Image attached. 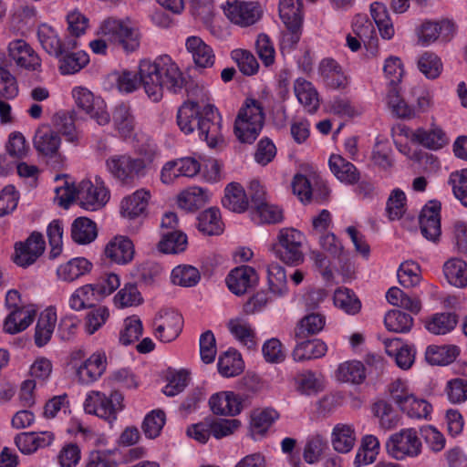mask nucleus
Returning a JSON list of instances; mask_svg holds the SVG:
<instances>
[{
	"instance_id": "5701e85b",
	"label": "nucleus",
	"mask_w": 467,
	"mask_h": 467,
	"mask_svg": "<svg viewBox=\"0 0 467 467\" xmlns=\"http://www.w3.org/2000/svg\"><path fill=\"white\" fill-rule=\"evenodd\" d=\"M60 143L59 135L49 126L39 128L34 137V146L40 154L49 158L58 157L62 161L58 151Z\"/></svg>"
},
{
	"instance_id": "79ce46f5",
	"label": "nucleus",
	"mask_w": 467,
	"mask_h": 467,
	"mask_svg": "<svg viewBox=\"0 0 467 467\" xmlns=\"http://www.w3.org/2000/svg\"><path fill=\"white\" fill-rule=\"evenodd\" d=\"M113 125L123 139L130 138L134 133L135 121L130 106L119 104L112 113Z\"/></svg>"
},
{
	"instance_id": "dca6fc26",
	"label": "nucleus",
	"mask_w": 467,
	"mask_h": 467,
	"mask_svg": "<svg viewBox=\"0 0 467 467\" xmlns=\"http://www.w3.org/2000/svg\"><path fill=\"white\" fill-rule=\"evenodd\" d=\"M318 74L324 85L328 88L343 90L349 85L348 75L333 57H325L319 62Z\"/></svg>"
},
{
	"instance_id": "4468645a",
	"label": "nucleus",
	"mask_w": 467,
	"mask_h": 467,
	"mask_svg": "<svg viewBox=\"0 0 467 467\" xmlns=\"http://www.w3.org/2000/svg\"><path fill=\"white\" fill-rule=\"evenodd\" d=\"M81 206L86 210L95 211L103 207L109 199V192L101 180L96 183L83 181L78 192Z\"/></svg>"
},
{
	"instance_id": "338daca9",
	"label": "nucleus",
	"mask_w": 467,
	"mask_h": 467,
	"mask_svg": "<svg viewBox=\"0 0 467 467\" xmlns=\"http://www.w3.org/2000/svg\"><path fill=\"white\" fill-rule=\"evenodd\" d=\"M143 333L141 320L137 316H130L124 319L123 327L119 332V342L124 346L137 342Z\"/></svg>"
},
{
	"instance_id": "a211bd4d",
	"label": "nucleus",
	"mask_w": 467,
	"mask_h": 467,
	"mask_svg": "<svg viewBox=\"0 0 467 467\" xmlns=\"http://www.w3.org/2000/svg\"><path fill=\"white\" fill-rule=\"evenodd\" d=\"M103 254L110 263L125 265L133 260L135 247L129 237L116 235L106 244Z\"/></svg>"
},
{
	"instance_id": "09e8293b",
	"label": "nucleus",
	"mask_w": 467,
	"mask_h": 467,
	"mask_svg": "<svg viewBox=\"0 0 467 467\" xmlns=\"http://www.w3.org/2000/svg\"><path fill=\"white\" fill-rule=\"evenodd\" d=\"M99 299L94 285L88 284L74 291L69 298V306L76 311H80L92 307Z\"/></svg>"
},
{
	"instance_id": "6e6552de",
	"label": "nucleus",
	"mask_w": 467,
	"mask_h": 467,
	"mask_svg": "<svg viewBox=\"0 0 467 467\" xmlns=\"http://www.w3.org/2000/svg\"><path fill=\"white\" fill-rule=\"evenodd\" d=\"M122 395L118 391H111L109 396L99 390L89 391L84 401V410L109 421L117 418V412L122 410Z\"/></svg>"
},
{
	"instance_id": "2f4dec72",
	"label": "nucleus",
	"mask_w": 467,
	"mask_h": 467,
	"mask_svg": "<svg viewBox=\"0 0 467 467\" xmlns=\"http://www.w3.org/2000/svg\"><path fill=\"white\" fill-rule=\"evenodd\" d=\"M92 263L84 257H76L61 264L57 269V276L67 283L73 282L92 270Z\"/></svg>"
},
{
	"instance_id": "393cba45",
	"label": "nucleus",
	"mask_w": 467,
	"mask_h": 467,
	"mask_svg": "<svg viewBox=\"0 0 467 467\" xmlns=\"http://www.w3.org/2000/svg\"><path fill=\"white\" fill-rule=\"evenodd\" d=\"M185 47L192 55L196 67L207 68L213 66L215 61L213 50L201 37L196 36H189L186 39Z\"/></svg>"
},
{
	"instance_id": "c03bdc74",
	"label": "nucleus",
	"mask_w": 467,
	"mask_h": 467,
	"mask_svg": "<svg viewBox=\"0 0 467 467\" xmlns=\"http://www.w3.org/2000/svg\"><path fill=\"white\" fill-rule=\"evenodd\" d=\"M197 228L206 235H218L223 231V223L219 209L208 208L197 217Z\"/></svg>"
},
{
	"instance_id": "ddd939ff",
	"label": "nucleus",
	"mask_w": 467,
	"mask_h": 467,
	"mask_svg": "<svg viewBox=\"0 0 467 467\" xmlns=\"http://www.w3.org/2000/svg\"><path fill=\"white\" fill-rule=\"evenodd\" d=\"M201 171V163L194 158L184 157L167 161L161 170L160 179L164 184H171L178 177H194Z\"/></svg>"
},
{
	"instance_id": "412c9836",
	"label": "nucleus",
	"mask_w": 467,
	"mask_h": 467,
	"mask_svg": "<svg viewBox=\"0 0 467 467\" xmlns=\"http://www.w3.org/2000/svg\"><path fill=\"white\" fill-rule=\"evenodd\" d=\"M209 406L213 414L220 416H235L243 410L241 398L233 391L213 394L209 399Z\"/></svg>"
},
{
	"instance_id": "aec40b11",
	"label": "nucleus",
	"mask_w": 467,
	"mask_h": 467,
	"mask_svg": "<svg viewBox=\"0 0 467 467\" xmlns=\"http://www.w3.org/2000/svg\"><path fill=\"white\" fill-rule=\"evenodd\" d=\"M37 38L42 47L55 57L62 56L67 49H73L78 45L75 39H68L67 43H63L55 29L47 24L38 26Z\"/></svg>"
},
{
	"instance_id": "e433bc0d",
	"label": "nucleus",
	"mask_w": 467,
	"mask_h": 467,
	"mask_svg": "<svg viewBox=\"0 0 467 467\" xmlns=\"http://www.w3.org/2000/svg\"><path fill=\"white\" fill-rule=\"evenodd\" d=\"M208 202L207 191L192 186L182 191L177 196V205L179 208L193 213L202 208Z\"/></svg>"
},
{
	"instance_id": "6ab92c4d",
	"label": "nucleus",
	"mask_w": 467,
	"mask_h": 467,
	"mask_svg": "<svg viewBox=\"0 0 467 467\" xmlns=\"http://www.w3.org/2000/svg\"><path fill=\"white\" fill-rule=\"evenodd\" d=\"M259 276L254 268L249 265L237 266L230 271L226 277L229 290L241 296L258 283Z\"/></svg>"
},
{
	"instance_id": "cd10ccee",
	"label": "nucleus",
	"mask_w": 467,
	"mask_h": 467,
	"mask_svg": "<svg viewBox=\"0 0 467 467\" xmlns=\"http://www.w3.org/2000/svg\"><path fill=\"white\" fill-rule=\"evenodd\" d=\"M57 320V312L54 307H48L40 313L34 335V341L36 347L42 348L50 341Z\"/></svg>"
},
{
	"instance_id": "4d7b16f0",
	"label": "nucleus",
	"mask_w": 467,
	"mask_h": 467,
	"mask_svg": "<svg viewBox=\"0 0 467 467\" xmlns=\"http://www.w3.org/2000/svg\"><path fill=\"white\" fill-rule=\"evenodd\" d=\"M166 423V414L161 409L152 410L146 414L142 423L141 430L148 439L158 438Z\"/></svg>"
},
{
	"instance_id": "774afa93",
	"label": "nucleus",
	"mask_w": 467,
	"mask_h": 467,
	"mask_svg": "<svg viewBox=\"0 0 467 467\" xmlns=\"http://www.w3.org/2000/svg\"><path fill=\"white\" fill-rule=\"evenodd\" d=\"M372 412L379 419V424L383 429L390 430L399 424V415L392 406L385 400L375 402L372 406Z\"/></svg>"
},
{
	"instance_id": "a18cd8bd",
	"label": "nucleus",
	"mask_w": 467,
	"mask_h": 467,
	"mask_svg": "<svg viewBox=\"0 0 467 467\" xmlns=\"http://www.w3.org/2000/svg\"><path fill=\"white\" fill-rule=\"evenodd\" d=\"M380 450L379 439L374 435H365L356 453L354 464L357 467L373 463Z\"/></svg>"
},
{
	"instance_id": "7ed1b4c3",
	"label": "nucleus",
	"mask_w": 467,
	"mask_h": 467,
	"mask_svg": "<svg viewBox=\"0 0 467 467\" xmlns=\"http://www.w3.org/2000/svg\"><path fill=\"white\" fill-rule=\"evenodd\" d=\"M157 157L158 151L155 149L141 151L140 157H133L129 153L114 154L106 160V169L118 184L131 188L146 176Z\"/></svg>"
},
{
	"instance_id": "bf43d9fd",
	"label": "nucleus",
	"mask_w": 467,
	"mask_h": 467,
	"mask_svg": "<svg viewBox=\"0 0 467 467\" xmlns=\"http://www.w3.org/2000/svg\"><path fill=\"white\" fill-rule=\"evenodd\" d=\"M401 88H389L387 92V104L392 113L398 118L411 119H414V111L411 109L400 94Z\"/></svg>"
},
{
	"instance_id": "0eeeda50",
	"label": "nucleus",
	"mask_w": 467,
	"mask_h": 467,
	"mask_svg": "<svg viewBox=\"0 0 467 467\" xmlns=\"http://www.w3.org/2000/svg\"><path fill=\"white\" fill-rule=\"evenodd\" d=\"M422 443L414 428H405L391 434L386 441V451L397 461L414 458L421 453Z\"/></svg>"
},
{
	"instance_id": "7c9ffc66",
	"label": "nucleus",
	"mask_w": 467,
	"mask_h": 467,
	"mask_svg": "<svg viewBox=\"0 0 467 467\" xmlns=\"http://www.w3.org/2000/svg\"><path fill=\"white\" fill-rule=\"evenodd\" d=\"M227 327L234 338L249 350L257 348L256 333L252 325L242 318H232L227 323Z\"/></svg>"
},
{
	"instance_id": "58836bf2",
	"label": "nucleus",
	"mask_w": 467,
	"mask_h": 467,
	"mask_svg": "<svg viewBox=\"0 0 467 467\" xmlns=\"http://www.w3.org/2000/svg\"><path fill=\"white\" fill-rule=\"evenodd\" d=\"M326 325L325 316L312 313L302 317L295 327V339L303 340L318 334Z\"/></svg>"
},
{
	"instance_id": "864d4df0",
	"label": "nucleus",
	"mask_w": 467,
	"mask_h": 467,
	"mask_svg": "<svg viewBox=\"0 0 467 467\" xmlns=\"http://www.w3.org/2000/svg\"><path fill=\"white\" fill-rule=\"evenodd\" d=\"M201 280L200 271L190 265H180L174 267L171 274V281L175 285L182 287L195 286Z\"/></svg>"
},
{
	"instance_id": "4be33fe9",
	"label": "nucleus",
	"mask_w": 467,
	"mask_h": 467,
	"mask_svg": "<svg viewBox=\"0 0 467 467\" xmlns=\"http://www.w3.org/2000/svg\"><path fill=\"white\" fill-rule=\"evenodd\" d=\"M455 31V24L450 20L425 21L419 31V41L422 45H429L436 41L440 36L447 41L453 36Z\"/></svg>"
},
{
	"instance_id": "8fccbe9b",
	"label": "nucleus",
	"mask_w": 467,
	"mask_h": 467,
	"mask_svg": "<svg viewBox=\"0 0 467 467\" xmlns=\"http://www.w3.org/2000/svg\"><path fill=\"white\" fill-rule=\"evenodd\" d=\"M387 301L392 306H399L412 314H419L421 302L417 296H410L397 286L390 287L386 294Z\"/></svg>"
},
{
	"instance_id": "f704fd0d",
	"label": "nucleus",
	"mask_w": 467,
	"mask_h": 467,
	"mask_svg": "<svg viewBox=\"0 0 467 467\" xmlns=\"http://www.w3.org/2000/svg\"><path fill=\"white\" fill-rule=\"evenodd\" d=\"M386 353L395 358L396 364L402 369H409L415 359V351L408 345H403L398 337L384 341Z\"/></svg>"
},
{
	"instance_id": "f257e3e1",
	"label": "nucleus",
	"mask_w": 467,
	"mask_h": 467,
	"mask_svg": "<svg viewBox=\"0 0 467 467\" xmlns=\"http://www.w3.org/2000/svg\"><path fill=\"white\" fill-rule=\"evenodd\" d=\"M176 120L181 131L188 135L197 130L210 147L223 141L222 118L207 95L200 100L184 101L178 109Z\"/></svg>"
},
{
	"instance_id": "6e6d98bb",
	"label": "nucleus",
	"mask_w": 467,
	"mask_h": 467,
	"mask_svg": "<svg viewBox=\"0 0 467 467\" xmlns=\"http://www.w3.org/2000/svg\"><path fill=\"white\" fill-rule=\"evenodd\" d=\"M334 304L348 315H356L361 309V302L356 294L347 287H339L334 293Z\"/></svg>"
},
{
	"instance_id": "a19ab883",
	"label": "nucleus",
	"mask_w": 467,
	"mask_h": 467,
	"mask_svg": "<svg viewBox=\"0 0 467 467\" xmlns=\"http://www.w3.org/2000/svg\"><path fill=\"white\" fill-rule=\"evenodd\" d=\"M36 316L34 310L26 307L12 310L4 322V330L8 334H16L26 329Z\"/></svg>"
},
{
	"instance_id": "473e14b6",
	"label": "nucleus",
	"mask_w": 467,
	"mask_h": 467,
	"mask_svg": "<svg viewBox=\"0 0 467 467\" xmlns=\"http://www.w3.org/2000/svg\"><path fill=\"white\" fill-rule=\"evenodd\" d=\"M356 431L352 424L337 423L331 432L333 449L338 453L349 452L356 443Z\"/></svg>"
},
{
	"instance_id": "5fc2aeb1",
	"label": "nucleus",
	"mask_w": 467,
	"mask_h": 467,
	"mask_svg": "<svg viewBox=\"0 0 467 467\" xmlns=\"http://www.w3.org/2000/svg\"><path fill=\"white\" fill-rule=\"evenodd\" d=\"M5 61V54L0 52V96L5 99H14L19 93L16 78L2 64Z\"/></svg>"
},
{
	"instance_id": "423d86ee",
	"label": "nucleus",
	"mask_w": 467,
	"mask_h": 467,
	"mask_svg": "<svg viewBox=\"0 0 467 467\" xmlns=\"http://www.w3.org/2000/svg\"><path fill=\"white\" fill-rule=\"evenodd\" d=\"M85 357L83 350L71 353L70 364L75 369L76 376L82 384L97 381L105 373L108 365L106 353L102 350L94 352L89 358L81 361Z\"/></svg>"
},
{
	"instance_id": "c9c22d12",
	"label": "nucleus",
	"mask_w": 467,
	"mask_h": 467,
	"mask_svg": "<svg viewBox=\"0 0 467 467\" xmlns=\"http://www.w3.org/2000/svg\"><path fill=\"white\" fill-rule=\"evenodd\" d=\"M75 120L76 114L74 111H58L52 118L53 126L57 130L56 132L64 136L67 141L77 144L80 136L76 128Z\"/></svg>"
},
{
	"instance_id": "69168bd1",
	"label": "nucleus",
	"mask_w": 467,
	"mask_h": 467,
	"mask_svg": "<svg viewBox=\"0 0 467 467\" xmlns=\"http://www.w3.org/2000/svg\"><path fill=\"white\" fill-rule=\"evenodd\" d=\"M458 317L454 313L435 314L428 321L427 329L435 335H444L449 333L456 327Z\"/></svg>"
},
{
	"instance_id": "1a4fd4ad",
	"label": "nucleus",
	"mask_w": 467,
	"mask_h": 467,
	"mask_svg": "<svg viewBox=\"0 0 467 467\" xmlns=\"http://www.w3.org/2000/svg\"><path fill=\"white\" fill-rule=\"evenodd\" d=\"M222 7L229 21L241 27L254 25L263 16L260 4L254 1L226 0Z\"/></svg>"
},
{
	"instance_id": "c756f323",
	"label": "nucleus",
	"mask_w": 467,
	"mask_h": 467,
	"mask_svg": "<svg viewBox=\"0 0 467 467\" xmlns=\"http://www.w3.org/2000/svg\"><path fill=\"white\" fill-rule=\"evenodd\" d=\"M294 93L301 105L309 113H314L319 108V96L312 82L304 78H298L294 82Z\"/></svg>"
},
{
	"instance_id": "680f3d73",
	"label": "nucleus",
	"mask_w": 467,
	"mask_h": 467,
	"mask_svg": "<svg viewBox=\"0 0 467 467\" xmlns=\"http://www.w3.org/2000/svg\"><path fill=\"white\" fill-rule=\"evenodd\" d=\"M327 450V441L321 434H315L306 440L303 458L308 464L317 463Z\"/></svg>"
},
{
	"instance_id": "f03ea898",
	"label": "nucleus",
	"mask_w": 467,
	"mask_h": 467,
	"mask_svg": "<svg viewBox=\"0 0 467 467\" xmlns=\"http://www.w3.org/2000/svg\"><path fill=\"white\" fill-rule=\"evenodd\" d=\"M138 74L146 94L155 102L161 99L165 88L177 92L185 83L182 72L169 55L158 56L153 60L141 59Z\"/></svg>"
},
{
	"instance_id": "f3484780",
	"label": "nucleus",
	"mask_w": 467,
	"mask_h": 467,
	"mask_svg": "<svg viewBox=\"0 0 467 467\" xmlns=\"http://www.w3.org/2000/svg\"><path fill=\"white\" fill-rule=\"evenodd\" d=\"M155 336L162 342H171L181 334L183 327V317L176 311H165L155 318Z\"/></svg>"
},
{
	"instance_id": "e2e57ef3",
	"label": "nucleus",
	"mask_w": 467,
	"mask_h": 467,
	"mask_svg": "<svg viewBox=\"0 0 467 467\" xmlns=\"http://www.w3.org/2000/svg\"><path fill=\"white\" fill-rule=\"evenodd\" d=\"M399 283L405 288L418 285L421 280V270L418 263L414 261L403 262L397 272Z\"/></svg>"
},
{
	"instance_id": "603ef678",
	"label": "nucleus",
	"mask_w": 467,
	"mask_h": 467,
	"mask_svg": "<svg viewBox=\"0 0 467 467\" xmlns=\"http://www.w3.org/2000/svg\"><path fill=\"white\" fill-rule=\"evenodd\" d=\"M413 317L399 309L389 310L384 317L386 328L394 333H408L413 327Z\"/></svg>"
},
{
	"instance_id": "f8f14e48",
	"label": "nucleus",
	"mask_w": 467,
	"mask_h": 467,
	"mask_svg": "<svg viewBox=\"0 0 467 467\" xmlns=\"http://www.w3.org/2000/svg\"><path fill=\"white\" fill-rule=\"evenodd\" d=\"M45 249L44 235L34 231L25 242L16 244L14 262L19 266L26 267L34 264L44 254Z\"/></svg>"
},
{
	"instance_id": "72a5a7b5",
	"label": "nucleus",
	"mask_w": 467,
	"mask_h": 467,
	"mask_svg": "<svg viewBox=\"0 0 467 467\" xmlns=\"http://www.w3.org/2000/svg\"><path fill=\"white\" fill-rule=\"evenodd\" d=\"M222 203L229 211L242 213L248 209L249 200L245 190L240 183L231 182L224 189Z\"/></svg>"
},
{
	"instance_id": "9d476101",
	"label": "nucleus",
	"mask_w": 467,
	"mask_h": 467,
	"mask_svg": "<svg viewBox=\"0 0 467 467\" xmlns=\"http://www.w3.org/2000/svg\"><path fill=\"white\" fill-rule=\"evenodd\" d=\"M72 97L77 107L88 114L99 125L105 126L110 121V115L106 104L99 97L84 87H76L72 89Z\"/></svg>"
},
{
	"instance_id": "c85d7f7f",
	"label": "nucleus",
	"mask_w": 467,
	"mask_h": 467,
	"mask_svg": "<svg viewBox=\"0 0 467 467\" xmlns=\"http://www.w3.org/2000/svg\"><path fill=\"white\" fill-rule=\"evenodd\" d=\"M151 198L150 190L140 188L121 202V213L123 216L133 219L141 215L147 209Z\"/></svg>"
},
{
	"instance_id": "b1692460",
	"label": "nucleus",
	"mask_w": 467,
	"mask_h": 467,
	"mask_svg": "<svg viewBox=\"0 0 467 467\" xmlns=\"http://www.w3.org/2000/svg\"><path fill=\"white\" fill-rule=\"evenodd\" d=\"M328 165L335 177L344 184L354 185L360 180L358 169L339 154H332Z\"/></svg>"
},
{
	"instance_id": "37998d69",
	"label": "nucleus",
	"mask_w": 467,
	"mask_h": 467,
	"mask_svg": "<svg viewBox=\"0 0 467 467\" xmlns=\"http://www.w3.org/2000/svg\"><path fill=\"white\" fill-rule=\"evenodd\" d=\"M460 355V348L454 345L429 346L425 358L431 365L446 366L452 363Z\"/></svg>"
},
{
	"instance_id": "0e129e2a",
	"label": "nucleus",
	"mask_w": 467,
	"mask_h": 467,
	"mask_svg": "<svg viewBox=\"0 0 467 467\" xmlns=\"http://www.w3.org/2000/svg\"><path fill=\"white\" fill-rule=\"evenodd\" d=\"M130 22L129 19L114 16L107 17L101 22L98 35L106 37L110 43L115 44Z\"/></svg>"
},
{
	"instance_id": "39448f33",
	"label": "nucleus",
	"mask_w": 467,
	"mask_h": 467,
	"mask_svg": "<svg viewBox=\"0 0 467 467\" xmlns=\"http://www.w3.org/2000/svg\"><path fill=\"white\" fill-rule=\"evenodd\" d=\"M304 234L295 228H282L277 234V243L274 245L275 256L284 264L291 266L304 262Z\"/></svg>"
},
{
	"instance_id": "bb28decb",
	"label": "nucleus",
	"mask_w": 467,
	"mask_h": 467,
	"mask_svg": "<svg viewBox=\"0 0 467 467\" xmlns=\"http://www.w3.org/2000/svg\"><path fill=\"white\" fill-rule=\"evenodd\" d=\"M327 351L325 342L320 339L296 340V345L292 351V358L296 362L317 359L324 357Z\"/></svg>"
},
{
	"instance_id": "ea45409f",
	"label": "nucleus",
	"mask_w": 467,
	"mask_h": 467,
	"mask_svg": "<svg viewBox=\"0 0 467 467\" xmlns=\"http://www.w3.org/2000/svg\"><path fill=\"white\" fill-rule=\"evenodd\" d=\"M98 236L97 224L88 217H78L71 224V238L78 244H88Z\"/></svg>"
},
{
	"instance_id": "9b49d317",
	"label": "nucleus",
	"mask_w": 467,
	"mask_h": 467,
	"mask_svg": "<svg viewBox=\"0 0 467 467\" xmlns=\"http://www.w3.org/2000/svg\"><path fill=\"white\" fill-rule=\"evenodd\" d=\"M7 56L16 67L40 72L42 61L37 52L24 39H14L7 45Z\"/></svg>"
},
{
	"instance_id": "20e7f679",
	"label": "nucleus",
	"mask_w": 467,
	"mask_h": 467,
	"mask_svg": "<svg viewBox=\"0 0 467 467\" xmlns=\"http://www.w3.org/2000/svg\"><path fill=\"white\" fill-rule=\"evenodd\" d=\"M265 124L264 108L256 99H246L234 121V134L243 143L252 144Z\"/></svg>"
},
{
	"instance_id": "2eb2a0df",
	"label": "nucleus",
	"mask_w": 467,
	"mask_h": 467,
	"mask_svg": "<svg viewBox=\"0 0 467 467\" xmlns=\"http://www.w3.org/2000/svg\"><path fill=\"white\" fill-rule=\"evenodd\" d=\"M441 202L431 200L422 208L419 219L422 235L434 243L439 241L441 234Z\"/></svg>"
},
{
	"instance_id": "a878e982",
	"label": "nucleus",
	"mask_w": 467,
	"mask_h": 467,
	"mask_svg": "<svg viewBox=\"0 0 467 467\" xmlns=\"http://www.w3.org/2000/svg\"><path fill=\"white\" fill-rule=\"evenodd\" d=\"M417 138L416 144L431 150H441L449 143L446 132L435 122L434 118L429 129H417Z\"/></svg>"
},
{
	"instance_id": "3c124183",
	"label": "nucleus",
	"mask_w": 467,
	"mask_h": 467,
	"mask_svg": "<svg viewBox=\"0 0 467 467\" xmlns=\"http://www.w3.org/2000/svg\"><path fill=\"white\" fill-rule=\"evenodd\" d=\"M217 367L223 377H235L243 372L244 361L236 350H228L219 357Z\"/></svg>"
},
{
	"instance_id": "49530a36",
	"label": "nucleus",
	"mask_w": 467,
	"mask_h": 467,
	"mask_svg": "<svg viewBox=\"0 0 467 467\" xmlns=\"http://www.w3.org/2000/svg\"><path fill=\"white\" fill-rule=\"evenodd\" d=\"M337 378L341 382L361 384L366 379L365 366L357 360L346 361L338 366Z\"/></svg>"
},
{
	"instance_id": "4c0bfd02",
	"label": "nucleus",
	"mask_w": 467,
	"mask_h": 467,
	"mask_svg": "<svg viewBox=\"0 0 467 467\" xmlns=\"http://www.w3.org/2000/svg\"><path fill=\"white\" fill-rule=\"evenodd\" d=\"M280 417L273 408L255 409L250 415V431L252 434L263 436Z\"/></svg>"
},
{
	"instance_id": "de8ad7c7",
	"label": "nucleus",
	"mask_w": 467,
	"mask_h": 467,
	"mask_svg": "<svg viewBox=\"0 0 467 467\" xmlns=\"http://www.w3.org/2000/svg\"><path fill=\"white\" fill-rule=\"evenodd\" d=\"M447 281L456 287L467 286V263L459 258H451L443 265Z\"/></svg>"
},
{
	"instance_id": "052dcab7",
	"label": "nucleus",
	"mask_w": 467,
	"mask_h": 467,
	"mask_svg": "<svg viewBox=\"0 0 467 467\" xmlns=\"http://www.w3.org/2000/svg\"><path fill=\"white\" fill-rule=\"evenodd\" d=\"M267 282L269 290L277 296H282L288 291L285 270L276 263L267 267Z\"/></svg>"
},
{
	"instance_id": "13d9d810",
	"label": "nucleus",
	"mask_w": 467,
	"mask_h": 467,
	"mask_svg": "<svg viewBox=\"0 0 467 467\" xmlns=\"http://www.w3.org/2000/svg\"><path fill=\"white\" fill-rule=\"evenodd\" d=\"M89 62V56L84 51L65 54L59 59V71L62 75H70L79 72Z\"/></svg>"
}]
</instances>
